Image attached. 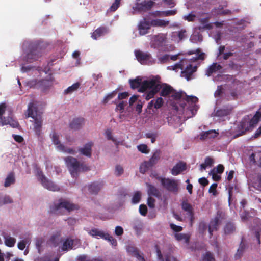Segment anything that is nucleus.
<instances>
[{
  "label": "nucleus",
  "mask_w": 261,
  "mask_h": 261,
  "mask_svg": "<svg viewBox=\"0 0 261 261\" xmlns=\"http://www.w3.org/2000/svg\"><path fill=\"white\" fill-rule=\"evenodd\" d=\"M161 151L160 150H156L153 154L152 156L150 158L148 162L149 164L152 167L155 164H157L158 162L160 159Z\"/></svg>",
  "instance_id": "obj_31"
},
{
  "label": "nucleus",
  "mask_w": 261,
  "mask_h": 261,
  "mask_svg": "<svg viewBox=\"0 0 261 261\" xmlns=\"http://www.w3.org/2000/svg\"><path fill=\"white\" fill-rule=\"evenodd\" d=\"M93 143L89 142L85 144L83 147L79 149V152L83 155L87 157H91L92 155V146Z\"/></svg>",
  "instance_id": "obj_20"
},
{
  "label": "nucleus",
  "mask_w": 261,
  "mask_h": 261,
  "mask_svg": "<svg viewBox=\"0 0 261 261\" xmlns=\"http://www.w3.org/2000/svg\"><path fill=\"white\" fill-rule=\"evenodd\" d=\"M117 94L116 90L113 91L111 93L108 94L103 99V102L107 103L109 100L114 97Z\"/></svg>",
  "instance_id": "obj_55"
},
{
  "label": "nucleus",
  "mask_w": 261,
  "mask_h": 261,
  "mask_svg": "<svg viewBox=\"0 0 261 261\" xmlns=\"http://www.w3.org/2000/svg\"><path fill=\"white\" fill-rule=\"evenodd\" d=\"M155 2L152 1L144 0L141 3H137L133 9L139 12H146L151 9Z\"/></svg>",
  "instance_id": "obj_11"
},
{
  "label": "nucleus",
  "mask_w": 261,
  "mask_h": 261,
  "mask_svg": "<svg viewBox=\"0 0 261 261\" xmlns=\"http://www.w3.org/2000/svg\"><path fill=\"white\" fill-rule=\"evenodd\" d=\"M218 135L215 130H209L205 132H203L200 136L201 140H205L206 139H212L216 138Z\"/></svg>",
  "instance_id": "obj_27"
},
{
  "label": "nucleus",
  "mask_w": 261,
  "mask_h": 261,
  "mask_svg": "<svg viewBox=\"0 0 261 261\" xmlns=\"http://www.w3.org/2000/svg\"><path fill=\"white\" fill-rule=\"evenodd\" d=\"M127 251L132 255L136 257L139 261H145L144 256L140 254L138 249L133 246H128Z\"/></svg>",
  "instance_id": "obj_24"
},
{
  "label": "nucleus",
  "mask_w": 261,
  "mask_h": 261,
  "mask_svg": "<svg viewBox=\"0 0 261 261\" xmlns=\"http://www.w3.org/2000/svg\"><path fill=\"white\" fill-rule=\"evenodd\" d=\"M4 238L5 244L7 246L9 247H12L14 246L16 243V239L14 238L6 235L4 236Z\"/></svg>",
  "instance_id": "obj_36"
},
{
  "label": "nucleus",
  "mask_w": 261,
  "mask_h": 261,
  "mask_svg": "<svg viewBox=\"0 0 261 261\" xmlns=\"http://www.w3.org/2000/svg\"><path fill=\"white\" fill-rule=\"evenodd\" d=\"M222 67L221 65L217 63H213L206 70V75L208 76H211L213 73L221 70Z\"/></svg>",
  "instance_id": "obj_29"
},
{
  "label": "nucleus",
  "mask_w": 261,
  "mask_h": 261,
  "mask_svg": "<svg viewBox=\"0 0 261 261\" xmlns=\"http://www.w3.org/2000/svg\"><path fill=\"white\" fill-rule=\"evenodd\" d=\"M8 124L13 128H18L20 126L18 121L13 119L12 116L4 117V119L2 121V122H1L0 126H4Z\"/></svg>",
  "instance_id": "obj_18"
},
{
  "label": "nucleus",
  "mask_w": 261,
  "mask_h": 261,
  "mask_svg": "<svg viewBox=\"0 0 261 261\" xmlns=\"http://www.w3.org/2000/svg\"><path fill=\"white\" fill-rule=\"evenodd\" d=\"M147 193L149 196H153L155 197L159 198L161 194L159 190L154 186L149 184H147Z\"/></svg>",
  "instance_id": "obj_25"
},
{
  "label": "nucleus",
  "mask_w": 261,
  "mask_h": 261,
  "mask_svg": "<svg viewBox=\"0 0 261 261\" xmlns=\"http://www.w3.org/2000/svg\"><path fill=\"white\" fill-rule=\"evenodd\" d=\"M169 24V21L167 20L156 18L148 21L144 18L140 21L138 29L139 34L140 35H144L148 33L149 30L151 29V27L164 28Z\"/></svg>",
  "instance_id": "obj_4"
},
{
  "label": "nucleus",
  "mask_w": 261,
  "mask_h": 261,
  "mask_svg": "<svg viewBox=\"0 0 261 261\" xmlns=\"http://www.w3.org/2000/svg\"><path fill=\"white\" fill-rule=\"evenodd\" d=\"M224 91V88L221 85L218 86L216 91L214 93V96L215 97H220Z\"/></svg>",
  "instance_id": "obj_54"
},
{
  "label": "nucleus",
  "mask_w": 261,
  "mask_h": 261,
  "mask_svg": "<svg viewBox=\"0 0 261 261\" xmlns=\"http://www.w3.org/2000/svg\"><path fill=\"white\" fill-rule=\"evenodd\" d=\"M74 240L67 238L63 243L62 249L66 251L68 249H72L73 245Z\"/></svg>",
  "instance_id": "obj_35"
},
{
  "label": "nucleus",
  "mask_w": 261,
  "mask_h": 261,
  "mask_svg": "<svg viewBox=\"0 0 261 261\" xmlns=\"http://www.w3.org/2000/svg\"><path fill=\"white\" fill-rule=\"evenodd\" d=\"M172 93L173 94L172 95V97L174 99L178 100L183 98V99H184L187 102H191L192 105H194L193 106V108L192 109H190V111H191L193 115H195L194 113V111L195 110L196 111L197 109V107L196 105H195V103L198 101V100L196 97L193 96H187L186 94L184 96V95L185 93H184L181 92H176L174 90Z\"/></svg>",
  "instance_id": "obj_10"
},
{
  "label": "nucleus",
  "mask_w": 261,
  "mask_h": 261,
  "mask_svg": "<svg viewBox=\"0 0 261 261\" xmlns=\"http://www.w3.org/2000/svg\"><path fill=\"white\" fill-rule=\"evenodd\" d=\"M170 56L168 54H165L163 56L159 58V61L160 63L164 64L168 62L169 60Z\"/></svg>",
  "instance_id": "obj_57"
},
{
  "label": "nucleus",
  "mask_w": 261,
  "mask_h": 261,
  "mask_svg": "<svg viewBox=\"0 0 261 261\" xmlns=\"http://www.w3.org/2000/svg\"><path fill=\"white\" fill-rule=\"evenodd\" d=\"M223 7L222 6H219L217 8H214L212 10V13L217 15H221V12Z\"/></svg>",
  "instance_id": "obj_63"
},
{
  "label": "nucleus",
  "mask_w": 261,
  "mask_h": 261,
  "mask_svg": "<svg viewBox=\"0 0 261 261\" xmlns=\"http://www.w3.org/2000/svg\"><path fill=\"white\" fill-rule=\"evenodd\" d=\"M114 103L116 105V107L115 108L116 111H119L120 113H123L125 107L127 105V102L126 101H122L120 102L119 103H117L116 102V99L114 102Z\"/></svg>",
  "instance_id": "obj_40"
},
{
  "label": "nucleus",
  "mask_w": 261,
  "mask_h": 261,
  "mask_svg": "<svg viewBox=\"0 0 261 261\" xmlns=\"http://www.w3.org/2000/svg\"><path fill=\"white\" fill-rule=\"evenodd\" d=\"M187 63L188 62L185 63L184 68L181 72V76L189 81L191 79L192 74L196 71L197 67L196 66Z\"/></svg>",
  "instance_id": "obj_14"
},
{
  "label": "nucleus",
  "mask_w": 261,
  "mask_h": 261,
  "mask_svg": "<svg viewBox=\"0 0 261 261\" xmlns=\"http://www.w3.org/2000/svg\"><path fill=\"white\" fill-rule=\"evenodd\" d=\"M50 241L54 246H58L62 242V239L61 238L60 233H56L51 236Z\"/></svg>",
  "instance_id": "obj_38"
},
{
  "label": "nucleus",
  "mask_w": 261,
  "mask_h": 261,
  "mask_svg": "<svg viewBox=\"0 0 261 261\" xmlns=\"http://www.w3.org/2000/svg\"><path fill=\"white\" fill-rule=\"evenodd\" d=\"M186 169V164L180 162L175 165L171 170V173L173 175H177L180 173L181 172L185 171Z\"/></svg>",
  "instance_id": "obj_22"
},
{
  "label": "nucleus",
  "mask_w": 261,
  "mask_h": 261,
  "mask_svg": "<svg viewBox=\"0 0 261 261\" xmlns=\"http://www.w3.org/2000/svg\"><path fill=\"white\" fill-rule=\"evenodd\" d=\"M139 213L143 216L146 215L147 213V207L145 204H141L139 206Z\"/></svg>",
  "instance_id": "obj_56"
},
{
  "label": "nucleus",
  "mask_w": 261,
  "mask_h": 261,
  "mask_svg": "<svg viewBox=\"0 0 261 261\" xmlns=\"http://www.w3.org/2000/svg\"><path fill=\"white\" fill-rule=\"evenodd\" d=\"M176 13H177L176 9L164 11V17L169 16H173V15H175Z\"/></svg>",
  "instance_id": "obj_60"
},
{
  "label": "nucleus",
  "mask_w": 261,
  "mask_h": 261,
  "mask_svg": "<svg viewBox=\"0 0 261 261\" xmlns=\"http://www.w3.org/2000/svg\"><path fill=\"white\" fill-rule=\"evenodd\" d=\"M129 83L133 89L139 88L138 91L139 92L143 93L149 90L145 95V98L146 100L153 98L162 88L160 82L156 78L145 80L142 82L141 78L138 76L134 79H129Z\"/></svg>",
  "instance_id": "obj_1"
},
{
  "label": "nucleus",
  "mask_w": 261,
  "mask_h": 261,
  "mask_svg": "<svg viewBox=\"0 0 261 261\" xmlns=\"http://www.w3.org/2000/svg\"><path fill=\"white\" fill-rule=\"evenodd\" d=\"M217 186L218 185L216 183L213 184L209 188V192L212 193L214 195H216L217 194L216 188Z\"/></svg>",
  "instance_id": "obj_64"
},
{
  "label": "nucleus",
  "mask_w": 261,
  "mask_h": 261,
  "mask_svg": "<svg viewBox=\"0 0 261 261\" xmlns=\"http://www.w3.org/2000/svg\"><path fill=\"white\" fill-rule=\"evenodd\" d=\"M47 46V44L40 40H26L22 44V49L25 55L23 60L27 63H32L38 60L42 55L43 51Z\"/></svg>",
  "instance_id": "obj_2"
},
{
  "label": "nucleus",
  "mask_w": 261,
  "mask_h": 261,
  "mask_svg": "<svg viewBox=\"0 0 261 261\" xmlns=\"http://www.w3.org/2000/svg\"><path fill=\"white\" fill-rule=\"evenodd\" d=\"M88 234L92 237L98 238V237L108 240L111 242V244L114 246L117 245V241L114 239L113 237L110 236L109 233L105 232L103 231L99 230V229L93 228L91 230H88Z\"/></svg>",
  "instance_id": "obj_9"
},
{
  "label": "nucleus",
  "mask_w": 261,
  "mask_h": 261,
  "mask_svg": "<svg viewBox=\"0 0 261 261\" xmlns=\"http://www.w3.org/2000/svg\"><path fill=\"white\" fill-rule=\"evenodd\" d=\"M236 230L234 224L232 222H228L225 225L224 231L226 234H230Z\"/></svg>",
  "instance_id": "obj_34"
},
{
  "label": "nucleus",
  "mask_w": 261,
  "mask_h": 261,
  "mask_svg": "<svg viewBox=\"0 0 261 261\" xmlns=\"http://www.w3.org/2000/svg\"><path fill=\"white\" fill-rule=\"evenodd\" d=\"M175 237L178 241H184L186 243H188L189 242V236L185 233H175Z\"/></svg>",
  "instance_id": "obj_41"
},
{
  "label": "nucleus",
  "mask_w": 261,
  "mask_h": 261,
  "mask_svg": "<svg viewBox=\"0 0 261 261\" xmlns=\"http://www.w3.org/2000/svg\"><path fill=\"white\" fill-rule=\"evenodd\" d=\"M151 168H152V167L150 164H149L148 162L144 161L140 165L139 171L140 173L144 174L147 171H148Z\"/></svg>",
  "instance_id": "obj_43"
},
{
  "label": "nucleus",
  "mask_w": 261,
  "mask_h": 261,
  "mask_svg": "<svg viewBox=\"0 0 261 261\" xmlns=\"http://www.w3.org/2000/svg\"><path fill=\"white\" fill-rule=\"evenodd\" d=\"M209 21V18H203L200 19V23L204 25V28L208 29H211L212 28V26L211 24H208V22Z\"/></svg>",
  "instance_id": "obj_53"
},
{
  "label": "nucleus",
  "mask_w": 261,
  "mask_h": 261,
  "mask_svg": "<svg viewBox=\"0 0 261 261\" xmlns=\"http://www.w3.org/2000/svg\"><path fill=\"white\" fill-rule=\"evenodd\" d=\"M12 202L13 200L9 196H0V206L4 204L11 203Z\"/></svg>",
  "instance_id": "obj_45"
},
{
  "label": "nucleus",
  "mask_w": 261,
  "mask_h": 261,
  "mask_svg": "<svg viewBox=\"0 0 261 261\" xmlns=\"http://www.w3.org/2000/svg\"><path fill=\"white\" fill-rule=\"evenodd\" d=\"M108 32V29L105 27H100L96 29L92 34L91 37L96 40L98 37L104 35Z\"/></svg>",
  "instance_id": "obj_26"
},
{
  "label": "nucleus",
  "mask_w": 261,
  "mask_h": 261,
  "mask_svg": "<svg viewBox=\"0 0 261 261\" xmlns=\"http://www.w3.org/2000/svg\"><path fill=\"white\" fill-rule=\"evenodd\" d=\"M225 214L222 211H218L217 212L215 218L210 221L208 226V231L210 234V237L213 236L214 231H217L218 227L221 223V221L225 219Z\"/></svg>",
  "instance_id": "obj_8"
},
{
  "label": "nucleus",
  "mask_w": 261,
  "mask_h": 261,
  "mask_svg": "<svg viewBox=\"0 0 261 261\" xmlns=\"http://www.w3.org/2000/svg\"><path fill=\"white\" fill-rule=\"evenodd\" d=\"M154 247L156 250V254H157L158 259L160 261H164V257H163V256L162 255V252L160 249L159 245H155Z\"/></svg>",
  "instance_id": "obj_58"
},
{
  "label": "nucleus",
  "mask_w": 261,
  "mask_h": 261,
  "mask_svg": "<svg viewBox=\"0 0 261 261\" xmlns=\"http://www.w3.org/2000/svg\"><path fill=\"white\" fill-rule=\"evenodd\" d=\"M224 167L222 164H219L216 168H213L211 172L221 174L224 172Z\"/></svg>",
  "instance_id": "obj_48"
},
{
  "label": "nucleus",
  "mask_w": 261,
  "mask_h": 261,
  "mask_svg": "<svg viewBox=\"0 0 261 261\" xmlns=\"http://www.w3.org/2000/svg\"><path fill=\"white\" fill-rule=\"evenodd\" d=\"M103 186L102 181H95L90 184L88 187V190L92 194H96Z\"/></svg>",
  "instance_id": "obj_19"
},
{
  "label": "nucleus",
  "mask_w": 261,
  "mask_h": 261,
  "mask_svg": "<svg viewBox=\"0 0 261 261\" xmlns=\"http://www.w3.org/2000/svg\"><path fill=\"white\" fill-rule=\"evenodd\" d=\"M156 179L161 182L162 186L166 190L173 193H177L179 190V182L174 179L158 177Z\"/></svg>",
  "instance_id": "obj_7"
},
{
  "label": "nucleus",
  "mask_w": 261,
  "mask_h": 261,
  "mask_svg": "<svg viewBox=\"0 0 261 261\" xmlns=\"http://www.w3.org/2000/svg\"><path fill=\"white\" fill-rule=\"evenodd\" d=\"M188 62L187 60H182L179 63L175 64L172 67V70H175L178 69L183 70L185 66V63Z\"/></svg>",
  "instance_id": "obj_47"
},
{
  "label": "nucleus",
  "mask_w": 261,
  "mask_h": 261,
  "mask_svg": "<svg viewBox=\"0 0 261 261\" xmlns=\"http://www.w3.org/2000/svg\"><path fill=\"white\" fill-rule=\"evenodd\" d=\"M174 34H176L177 35L178 42L182 41L187 37V31L185 29H181L177 32H175Z\"/></svg>",
  "instance_id": "obj_39"
},
{
  "label": "nucleus",
  "mask_w": 261,
  "mask_h": 261,
  "mask_svg": "<svg viewBox=\"0 0 261 261\" xmlns=\"http://www.w3.org/2000/svg\"><path fill=\"white\" fill-rule=\"evenodd\" d=\"M15 179L14 174L13 172L10 173L5 179L4 186L6 187L10 186L11 184L15 182Z\"/></svg>",
  "instance_id": "obj_37"
},
{
  "label": "nucleus",
  "mask_w": 261,
  "mask_h": 261,
  "mask_svg": "<svg viewBox=\"0 0 261 261\" xmlns=\"http://www.w3.org/2000/svg\"><path fill=\"white\" fill-rule=\"evenodd\" d=\"M260 119L261 114L258 110L256 112L255 115L252 117V118L249 121H248L249 124L250 125V127H251L252 129H253L259 122Z\"/></svg>",
  "instance_id": "obj_30"
},
{
  "label": "nucleus",
  "mask_w": 261,
  "mask_h": 261,
  "mask_svg": "<svg viewBox=\"0 0 261 261\" xmlns=\"http://www.w3.org/2000/svg\"><path fill=\"white\" fill-rule=\"evenodd\" d=\"M154 108L156 109L161 108L164 104V100L162 97H158L154 102Z\"/></svg>",
  "instance_id": "obj_50"
},
{
  "label": "nucleus",
  "mask_w": 261,
  "mask_h": 261,
  "mask_svg": "<svg viewBox=\"0 0 261 261\" xmlns=\"http://www.w3.org/2000/svg\"><path fill=\"white\" fill-rule=\"evenodd\" d=\"M167 39V34L164 33H158L151 37V41L154 45V47H159L163 46V44L166 42Z\"/></svg>",
  "instance_id": "obj_15"
},
{
  "label": "nucleus",
  "mask_w": 261,
  "mask_h": 261,
  "mask_svg": "<svg viewBox=\"0 0 261 261\" xmlns=\"http://www.w3.org/2000/svg\"><path fill=\"white\" fill-rule=\"evenodd\" d=\"M170 228L175 232H178L182 230V227L180 226H177L173 223L170 224Z\"/></svg>",
  "instance_id": "obj_59"
},
{
  "label": "nucleus",
  "mask_w": 261,
  "mask_h": 261,
  "mask_svg": "<svg viewBox=\"0 0 261 261\" xmlns=\"http://www.w3.org/2000/svg\"><path fill=\"white\" fill-rule=\"evenodd\" d=\"M201 261H216L213 253L210 251H207L203 254Z\"/></svg>",
  "instance_id": "obj_44"
},
{
  "label": "nucleus",
  "mask_w": 261,
  "mask_h": 261,
  "mask_svg": "<svg viewBox=\"0 0 261 261\" xmlns=\"http://www.w3.org/2000/svg\"><path fill=\"white\" fill-rule=\"evenodd\" d=\"M35 84L41 87L44 90L50 87L53 85V80L51 77L49 79H42L39 81L37 83L35 81Z\"/></svg>",
  "instance_id": "obj_28"
},
{
  "label": "nucleus",
  "mask_w": 261,
  "mask_h": 261,
  "mask_svg": "<svg viewBox=\"0 0 261 261\" xmlns=\"http://www.w3.org/2000/svg\"><path fill=\"white\" fill-rule=\"evenodd\" d=\"M145 136L146 138L150 139L151 142L152 143L155 142L156 140V138L157 137L156 134L153 133H146L145 134Z\"/></svg>",
  "instance_id": "obj_61"
},
{
  "label": "nucleus",
  "mask_w": 261,
  "mask_h": 261,
  "mask_svg": "<svg viewBox=\"0 0 261 261\" xmlns=\"http://www.w3.org/2000/svg\"><path fill=\"white\" fill-rule=\"evenodd\" d=\"M37 108L33 102L28 106L27 110L25 113L26 118L31 117L34 119L33 129L36 135L39 137L41 134L43 125V119L40 114H37Z\"/></svg>",
  "instance_id": "obj_3"
},
{
  "label": "nucleus",
  "mask_w": 261,
  "mask_h": 261,
  "mask_svg": "<svg viewBox=\"0 0 261 261\" xmlns=\"http://www.w3.org/2000/svg\"><path fill=\"white\" fill-rule=\"evenodd\" d=\"M141 199V193L139 191H137L135 193L132 198V201L133 203H138Z\"/></svg>",
  "instance_id": "obj_52"
},
{
  "label": "nucleus",
  "mask_w": 261,
  "mask_h": 261,
  "mask_svg": "<svg viewBox=\"0 0 261 261\" xmlns=\"http://www.w3.org/2000/svg\"><path fill=\"white\" fill-rule=\"evenodd\" d=\"M155 202V199L151 197V196H149L147 199V204L150 208H154V207Z\"/></svg>",
  "instance_id": "obj_62"
},
{
  "label": "nucleus",
  "mask_w": 261,
  "mask_h": 261,
  "mask_svg": "<svg viewBox=\"0 0 261 261\" xmlns=\"http://www.w3.org/2000/svg\"><path fill=\"white\" fill-rule=\"evenodd\" d=\"M246 247L247 245L244 243V237H242L241 238V241L240 242L239 247L234 255V257L236 259H239L242 256Z\"/></svg>",
  "instance_id": "obj_23"
},
{
  "label": "nucleus",
  "mask_w": 261,
  "mask_h": 261,
  "mask_svg": "<svg viewBox=\"0 0 261 261\" xmlns=\"http://www.w3.org/2000/svg\"><path fill=\"white\" fill-rule=\"evenodd\" d=\"M52 141L54 144L57 145V148L60 150H64V146L60 143L59 140V135L56 133L54 132L52 135Z\"/></svg>",
  "instance_id": "obj_32"
},
{
  "label": "nucleus",
  "mask_w": 261,
  "mask_h": 261,
  "mask_svg": "<svg viewBox=\"0 0 261 261\" xmlns=\"http://www.w3.org/2000/svg\"><path fill=\"white\" fill-rule=\"evenodd\" d=\"M137 148L139 151L143 153H148L149 150L148 149V147L146 144H140L137 146Z\"/></svg>",
  "instance_id": "obj_51"
},
{
  "label": "nucleus",
  "mask_w": 261,
  "mask_h": 261,
  "mask_svg": "<svg viewBox=\"0 0 261 261\" xmlns=\"http://www.w3.org/2000/svg\"><path fill=\"white\" fill-rule=\"evenodd\" d=\"M174 91L173 88L170 85L165 84L164 87L162 88L160 95L163 97L167 96Z\"/></svg>",
  "instance_id": "obj_33"
},
{
  "label": "nucleus",
  "mask_w": 261,
  "mask_h": 261,
  "mask_svg": "<svg viewBox=\"0 0 261 261\" xmlns=\"http://www.w3.org/2000/svg\"><path fill=\"white\" fill-rule=\"evenodd\" d=\"M80 84L79 82H76L71 86L68 87L65 91V94H70L75 91L77 90L80 87Z\"/></svg>",
  "instance_id": "obj_42"
},
{
  "label": "nucleus",
  "mask_w": 261,
  "mask_h": 261,
  "mask_svg": "<svg viewBox=\"0 0 261 261\" xmlns=\"http://www.w3.org/2000/svg\"><path fill=\"white\" fill-rule=\"evenodd\" d=\"M79 208L76 204L70 203L69 201L60 199L58 204H54L50 206L49 212L55 214H60V210L65 208L68 211L76 210Z\"/></svg>",
  "instance_id": "obj_6"
},
{
  "label": "nucleus",
  "mask_w": 261,
  "mask_h": 261,
  "mask_svg": "<svg viewBox=\"0 0 261 261\" xmlns=\"http://www.w3.org/2000/svg\"><path fill=\"white\" fill-rule=\"evenodd\" d=\"M39 179L42 186L45 188L53 191H58L60 190L59 187L52 181L47 179L42 173L39 174Z\"/></svg>",
  "instance_id": "obj_12"
},
{
  "label": "nucleus",
  "mask_w": 261,
  "mask_h": 261,
  "mask_svg": "<svg viewBox=\"0 0 261 261\" xmlns=\"http://www.w3.org/2000/svg\"><path fill=\"white\" fill-rule=\"evenodd\" d=\"M136 59L141 64H147L151 59V55L148 52H143L140 50L135 51Z\"/></svg>",
  "instance_id": "obj_16"
},
{
  "label": "nucleus",
  "mask_w": 261,
  "mask_h": 261,
  "mask_svg": "<svg viewBox=\"0 0 261 261\" xmlns=\"http://www.w3.org/2000/svg\"><path fill=\"white\" fill-rule=\"evenodd\" d=\"M252 128L250 127V125L246 118H244L238 124L237 126V134L234 135V137L244 135L246 132L252 130Z\"/></svg>",
  "instance_id": "obj_13"
},
{
  "label": "nucleus",
  "mask_w": 261,
  "mask_h": 261,
  "mask_svg": "<svg viewBox=\"0 0 261 261\" xmlns=\"http://www.w3.org/2000/svg\"><path fill=\"white\" fill-rule=\"evenodd\" d=\"M66 166L73 177L77 176L80 171H86L90 170V167L83 163H80L78 160L72 156L64 158Z\"/></svg>",
  "instance_id": "obj_5"
},
{
  "label": "nucleus",
  "mask_w": 261,
  "mask_h": 261,
  "mask_svg": "<svg viewBox=\"0 0 261 261\" xmlns=\"http://www.w3.org/2000/svg\"><path fill=\"white\" fill-rule=\"evenodd\" d=\"M121 0H115V2L113 3L112 6L109 9L110 12L115 11L119 7Z\"/></svg>",
  "instance_id": "obj_49"
},
{
  "label": "nucleus",
  "mask_w": 261,
  "mask_h": 261,
  "mask_svg": "<svg viewBox=\"0 0 261 261\" xmlns=\"http://www.w3.org/2000/svg\"><path fill=\"white\" fill-rule=\"evenodd\" d=\"M181 206L182 209L187 212L186 214L189 217L192 225L194 220V213L191 204L188 203L187 201H184L182 202Z\"/></svg>",
  "instance_id": "obj_17"
},
{
  "label": "nucleus",
  "mask_w": 261,
  "mask_h": 261,
  "mask_svg": "<svg viewBox=\"0 0 261 261\" xmlns=\"http://www.w3.org/2000/svg\"><path fill=\"white\" fill-rule=\"evenodd\" d=\"M84 119L82 117L73 119L71 122L70 123V127L72 129H79L84 125Z\"/></svg>",
  "instance_id": "obj_21"
},
{
  "label": "nucleus",
  "mask_w": 261,
  "mask_h": 261,
  "mask_svg": "<svg viewBox=\"0 0 261 261\" xmlns=\"http://www.w3.org/2000/svg\"><path fill=\"white\" fill-rule=\"evenodd\" d=\"M230 113V111L229 109H220L217 111L216 115L218 117L226 116Z\"/></svg>",
  "instance_id": "obj_46"
}]
</instances>
